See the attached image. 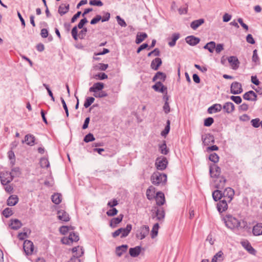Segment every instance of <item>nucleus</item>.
Instances as JSON below:
<instances>
[{"label": "nucleus", "mask_w": 262, "mask_h": 262, "mask_svg": "<svg viewBox=\"0 0 262 262\" xmlns=\"http://www.w3.org/2000/svg\"><path fill=\"white\" fill-rule=\"evenodd\" d=\"M151 183L155 185L165 184L167 181V176L156 171L154 172L150 178Z\"/></svg>", "instance_id": "f257e3e1"}, {"label": "nucleus", "mask_w": 262, "mask_h": 262, "mask_svg": "<svg viewBox=\"0 0 262 262\" xmlns=\"http://www.w3.org/2000/svg\"><path fill=\"white\" fill-rule=\"evenodd\" d=\"M225 222L226 226L231 229L237 228L241 225L238 219L230 214L225 216Z\"/></svg>", "instance_id": "f03ea898"}, {"label": "nucleus", "mask_w": 262, "mask_h": 262, "mask_svg": "<svg viewBox=\"0 0 262 262\" xmlns=\"http://www.w3.org/2000/svg\"><path fill=\"white\" fill-rule=\"evenodd\" d=\"M79 239V236L74 232L71 233L68 237H63L61 241L62 244L66 245H71L73 242H76Z\"/></svg>", "instance_id": "7ed1b4c3"}, {"label": "nucleus", "mask_w": 262, "mask_h": 262, "mask_svg": "<svg viewBox=\"0 0 262 262\" xmlns=\"http://www.w3.org/2000/svg\"><path fill=\"white\" fill-rule=\"evenodd\" d=\"M168 164L167 159L164 157H160L156 159L155 165L157 169L163 170L165 169Z\"/></svg>", "instance_id": "20e7f679"}, {"label": "nucleus", "mask_w": 262, "mask_h": 262, "mask_svg": "<svg viewBox=\"0 0 262 262\" xmlns=\"http://www.w3.org/2000/svg\"><path fill=\"white\" fill-rule=\"evenodd\" d=\"M222 194L223 199H225L226 201L230 202L234 196V191L232 188L228 187L224 190V192L222 193Z\"/></svg>", "instance_id": "39448f33"}, {"label": "nucleus", "mask_w": 262, "mask_h": 262, "mask_svg": "<svg viewBox=\"0 0 262 262\" xmlns=\"http://www.w3.org/2000/svg\"><path fill=\"white\" fill-rule=\"evenodd\" d=\"M209 172L211 178H218L221 174V169L217 165L213 164L210 166Z\"/></svg>", "instance_id": "423d86ee"}, {"label": "nucleus", "mask_w": 262, "mask_h": 262, "mask_svg": "<svg viewBox=\"0 0 262 262\" xmlns=\"http://www.w3.org/2000/svg\"><path fill=\"white\" fill-rule=\"evenodd\" d=\"M23 248L26 255H31L34 250V245L31 241L26 240L24 243Z\"/></svg>", "instance_id": "0eeeda50"}, {"label": "nucleus", "mask_w": 262, "mask_h": 262, "mask_svg": "<svg viewBox=\"0 0 262 262\" xmlns=\"http://www.w3.org/2000/svg\"><path fill=\"white\" fill-rule=\"evenodd\" d=\"M0 178L2 183L3 185H6L12 180L13 176L12 175V173L5 172L1 173Z\"/></svg>", "instance_id": "6e6552de"}, {"label": "nucleus", "mask_w": 262, "mask_h": 262, "mask_svg": "<svg viewBox=\"0 0 262 262\" xmlns=\"http://www.w3.org/2000/svg\"><path fill=\"white\" fill-rule=\"evenodd\" d=\"M231 93L233 94H239L243 92L242 84L238 82H234L231 85Z\"/></svg>", "instance_id": "1a4fd4ad"}, {"label": "nucleus", "mask_w": 262, "mask_h": 262, "mask_svg": "<svg viewBox=\"0 0 262 262\" xmlns=\"http://www.w3.org/2000/svg\"><path fill=\"white\" fill-rule=\"evenodd\" d=\"M149 227L146 225L143 226L140 228V232L137 233L136 236L140 239L144 238L149 233Z\"/></svg>", "instance_id": "9d476101"}, {"label": "nucleus", "mask_w": 262, "mask_h": 262, "mask_svg": "<svg viewBox=\"0 0 262 262\" xmlns=\"http://www.w3.org/2000/svg\"><path fill=\"white\" fill-rule=\"evenodd\" d=\"M228 61L232 69L236 70L239 67V61L236 57L233 56H230L228 58Z\"/></svg>", "instance_id": "9b49d317"}, {"label": "nucleus", "mask_w": 262, "mask_h": 262, "mask_svg": "<svg viewBox=\"0 0 262 262\" xmlns=\"http://www.w3.org/2000/svg\"><path fill=\"white\" fill-rule=\"evenodd\" d=\"M228 201H226L225 199L221 200L217 203V210L220 212H223L226 211L228 208Z\"/></svg>", "instance_id": "f8f14e48"}, {"label": "nucleus", "mask_w": 262, "mask_h": 262, "mask_svg": "<svg viewBox=\"0 0 262 262\" xmlns=\"http://www.w3.org/2000/svg\"><path fill=\"white\" fill-rule=\"evenodd\" d=\"M243 98L247 100L255 101L257 99V95L253 91H250L244 94Z\"/></svg>", "instance_id": "ddd939ff"}, {"label": "nucleus", "mask_w": 262, "mask_h": 262, "mask_svg": "<svg viewBox=\"0 0 262 262\" xmlns=\"http://www.w3.org/2000/svg\"><path fill=\"white\" fill-rule=\"evenodd\" d=\"M104 85L102 82H97L93 84L89 89L90 92H94V94L97 93L98 91H102L104 88Z\"/></svg>", "instance_id": "4468645a"}, {"label": "nucleus", "mask_w": 262, "mask_h": 262, "mask_svg": "<svg viewBox=\"0 0 262 262\" xmlns=\"http://www.w3.org/2000/svg\"><path fill=\"white\" fill-rule=\"evenodd\" d=\"M57 217L59 220L63 222H68L70 220L69 214L63 210L58 211Z\"/></svg>", "instance_id": "2eb2a0df"}, {"label": "nucleus", "mask_w": 262, "mask_h": 262, "mask_svg": "<svg viewBox=\"0 0 262 262\" xmlns=\"http://www.w3.org/2000/svg\"><path fill=\"white\" fill-rule=\"evenodd\" d=\"M241 244L243 246V247L248 251V252H249L251 254L255 255V250L252 247V246L248 241H243L241 242Z\"/></svg>", "instance_id": "dca6fc26"}, {"label": "nucleus", "mask_w": 262, "mask_h": 262, "mask_svg": "<svg viewBox=\"0 0 262 262\" xmlns=\"http://www.w3.org/2000/svg\"><path fill=\"white\" fill-rule=\"evenodd\" d=\"M155 198L158 205H163L165 202L164 194L162 192H158Z\"/></svg>", "instance_id": "f3484780"}, {"label": "nucleus", "mask_w": 262, "mask_h": 262, "mask_svg": "<svg viewBox=\"0 0 262 262\" xmlns=\"http://www.w3.org/2000/svg\"><path fill=\"white\" fill-rule=\"evenodd\" d=\"M225 259V255L222 251H219L213 257L211 262H222Z\"/></svg>", "instance_id": "a211bd4d"}, {"label": "nucleus", "mask_w": 262, "mask_h": 262, "mask_svg": "<svg viewBox=\"0 0 262 262\" xmlns=\"http://www.w3.org/2000/svg\"><path fill=\"white\" fill-rule=\"evenodd\" d=\"M123 217V214H120L117 217H115L111 220L110 226L112 228H115L117 225L121 223Z\"/></svg>", "instance_id": "6ab92c4d"}, {"label": "nucleus", "mask_w": 262, "mask_h": 262, "mask_svg": "<svg viewBox=\"0 0 262 262\" xmlns=\"http://www.w3.org/2000/svg\"><path fill=\"white\" fill-rule=\"evenodd\" d=\"M252 232L254 235L259 236L262 235V223H258L253 226Z\"/></svg>", "instance_id": "aec40b11"}, {"label": "nucleus", "mask_w": 262, "mask_h": 262, "mask_svg": "<svg viewBox=\"0 0 262 262\" xmlns=\"http://www.w3.org/2000/svg\"><path fill=\"white\" fill-rule=\"evenodd\" d=\"M185 40L186 42L191 46H195L197 45L200 40L199 38L193 36H187Z\"/></svg>", "instance_id": "412c9836"}, {"label": "nucleus", "mask_w": 262, "mask_h": 262, "mask_svg": "<svg viewBox=\"0 0 262 262\" xmlns=\"http://www.w3.org/2000/svg\"><path fill=\"white\" fill-rule=\"evenodd\" d=\"M10 222L11 223L9 225V226L12 229L17 230L22 226L21 222L17 219H12Z\"/></svg>", "instance_id": "4be33fe9"}, {"label": "nucleus", "mask_w": 262, "mask_h": 262, "mask_svg": "<svg viewBox=\"0 0 262 262\" xmlns=\"http://www.w3.org/2000/svg\"><path fill=\"white\" fill-rule=\"evenodd\" d=\"M69 4H61L58 8V12L61 15H63L69 11Z\"/></svg>", "instance_id": "5701e85b"}, {"label": "nucleus", "mask_w": 262, "mask_h": 262, "mask_svg": "<svg viewBox=\"0 0 262 262\" xmlns=\"http://www.w3.org/2000/svg\"><path fill=\"white\" fill-rule=\"evenodd\" d=\"M132 229V226L130 224L127 225L126 228H121V237L123 238L127 236L130 233Z\"/></svg>", "instance_id": "b1692460"}, {"label": "nucleus", "mask_w": 262, "mask_h": 262, "mask_svg": "<svg viewBox=\"0 0 262 262\" xmlns=\"http://www.w3.org/2000/svg\"><path fill=\"white\" fill-rule=\"evenodd\" d=\"M234 105L232 102H226L223 107V110L227 113H231L234 110Z\"/></svg>", "instance_id": "393cba45"}, {"label": "nucleus", "mask_w": 262, "mask_h": 262, "mask_svg": "<svg viewBox=\"0 0 262 262\" xmlns=\"http://www.w3.org/2000/svg\"><path fill=\"white\" fill-rule=\"evenodd\" d=\"M155 188L152 186H150L146 190V195L147 199L149 200L153 199L155 196Z\"/></svg>", "instance_id": "a878e982"}, {"label": "nucleus", "mask_w": 262, "mask_h": 262, "mask_svg": "<svg viewBox=\"0 0 262 262\" xmlns=\"http://www.w3.org/2000/svg\"><path fill=\"white\" fill-rule=\"evenodd\" d=\"M141 251V248L140 246H136L135 248H131L129 249V253L131 256L137 257L138 256Z\"/></svg>", "instance_id": "bb28decb"}, {"label": "nucleus", "mask_w": 262, "mask_h": 262, "mask_svg": "<svg viewBox=\"0 0 262 262\" xmlns=\"http://www.w3.org/2000/svg\"><path fill=\"white\" fill-rule=\"evenodd\" d=\"M72 252L74 253V256L75 257H80L81 256L83 253V249L82 247L77 246L74 247L72 249Z\"/></svg>", "instance_id": "cd10ccee"}, {"label": "nucleus", "mask_w": 262, "mask_h": 262, "mask_svg": "<svg viewBox=\"0 0 262 262\" xmlns=\"http://www.w3.org/2000/svg\"><path fill=\"white\" fill-rule=\"evenodd\" d=\"M222 108V105L220 104H215L210 106L208 109L209 114L215 113L221 111Z\"/></svg>", "instance_id": "c85d7f7f"}, {"label": "nucleus", "mask_w": 262, "mask_h": 262, "mask_svg": "<svg viewBox=\"0 0 262 262\" xmlns=\"http://www.w3.org/2000/svg\"><path fill=\"white\" fill-rule=\"evenodd\" d=\"M214 180V182L215 183V187L216 188H222L224 187L225 184L226 183V179L224 177H220V176L218 178H216Z\"/></svg>", "instance_id": "c756f323"}, {"label": "nucleus", "mask_w": 262, "mask_h": 262, "mask_svg": "<svg viewBox=\"0 0 262 262\" xmlns=\"http://www.w3.org/2000/svg\"><path fill=\"white\" fill-rule=\"evenodd\" d=\"M18 201V198L16 195H11L7 200V205L10 206H14Z\"/></svg>", "instance_id": "7c9ffc66"}, {"label": "nucleus", "mask_w": 262, "mask_h": 262, "mask_svg": "<svg viewBox=\"0 0 262 262\" xmlns=\"http://www.w3.org/2000/svg\"><path fill=\"white\" fill-rule=\"evenodd\" d=\"M161 64V59L160 58H156L152 61L150 67L151 69L155 70H157Z\"/></svg>", "instance_id": "2f4dec72"}, {"label": "nucleus", "mask_w": 262, "mask_h": 262, "mask_svg": "<svg viewBox=\"0 0 262 262\" xmlns=\"http://www.w3.org/2000/svg\"><path fill=\"white\" fill-rule=\"evenodd\" d=\"M152 88L158 92L164 93L166 90V88L163 85L161 82H157L155 85L152 86Z\"/></svg>", "instance_id": "473e14b6"}, {"label": "nucleus", "mask_w": 262, "mask_h": 262, "mask_svg": "<svg viewBox=\"0 0 262 262\" xmlns=\"http://www.w3.org/2000/svg\"><path fill=\"white\" fill-rule=\"evenodd\" d=\"M204 23V19H199L193 21L191 24L190 27L193 30H196L199 27L202 25Z\"/></svg>", "instance_id": "72a5a7b5"}, {"label": "nucleus", "mask_w": 262, "mask_h": 262, "mask_svg": "<svg viewBox=\"0 0 262 262\" xmlns=\"http://www.w3.org/2000/svg\"><path fill=\"white\" fill-rule=\"evenodd\" d=\"M128 246L126 245H122L116 248V253L118 256H121L127 249Z\"/></svg>", "instance_id": "f704fd0d"}, {"label": "nucleus", "mask_w": 262, "mask_h": 262, "mask_svg": "<svg viewBox=\"0 0 262 262\" xmlns=\"http://www.w3.org/2000/svg\"><path fill=\"white\" fill-rule=\"evenodd\" d=\"M52 201L55 204H59L62 201V195L60 193H54L52 196Z\"/></svg>", "instance_id": "c9c22d12"}, {"label": "nucleus", "mask_w": 262, "mask_h": 262, "mask_svg": "<svg viewBox=\"0 0 262 262\" xmlns=\"http://www.w3.org/2000/svg\"><path fill=\"white\" fill-rule=\"evenodd\" d=\"M147 35L145 33H142L140 34H138L137 35L136 43L137 44L140 43L142 41H143L146 38H147Z\"/></svg>", "instance_id": "e433bc0d"}, {"label": "nucleus", "mask_w": 262, "mask_h": 262, "mask_svg": "<svg viewBox=\"0 0 262 262\" xmlns=\"http://www.w3.org/2000/svg\"><path fill=\"white\" fill-rule=\"evenodd\" d=\"M212 197L214 201H217L220 199H223L222 192L220 190H215L212 193Z\"/></svg>", "instance_id": "4c0bfd02"}, {"label": "nucleus", "mask_w": 262, "mask_h": 262, "mask_svg": "<svg viewBox=\"0 0 262 262\" xmlns=\"http://www.w3.org/2000/svg\"><path fill=\"white\" fill-rule=\"evenodd\" d=\"M74 230V227L72 226H63L59 228V232L61 234L64 235L66 234L69 231Z\"/></svg>", "instance_id": "58836bf2"}, {"label": "nucleus", "mask_w": 262, "mask_h": 262, "mask_svg": "<svg viewBox=\"0 0 262 262\" xmlns=\"http://www.w3.org/2000/svg\"><path fill=\"white\" fill-rule=\"evenodd\" d=\"M180 35L178 33H174L172 34L171 41L168 42V45L170 47H173L176 45V41L179 38Z\"/></svg>", "instance_id": "ea45409f"}, {"label": "nucleus", "mask_w": 262, "mask_h": 262, "mask_svg": "<svg viewBox=\"0 0 262 262\" xmlns=\"http://www.w3.org/2000/svg\"><path fill=\"white\" fill-rule=\"evenodd\" d=\"M204 48L207 49L210 53H213L215 48V43L214 41H210L207 43Z\"/></svg>", "instance_id": "a19ab883"}, {"label": "nucleus", "mask_w": 262, "mask_h": 262, "mask_svg": "<svg viewBox=\"0 0 262 262\" xmlns=\"http://www.w3.org/2000/svg\"><path fill=\"white\" fill-rule=\"evenodd\" d=\"M35 141V137L33 135H27L25 137V142L30 145H33Z\"/></svg>", "instance_id": "79ce46f5"}, {"label": "nucleus", "mask_w": 262, "mask_h": 262, "mask_svg": "<svg viewBox=\"0 0 262 262\" xmlns=\"http://www.w3.org/2000/svg\"><path fill=\"white\" fill-rule=\"evenodd\" d=\"M159 228V226L158 223L155 224L153 226L151 231V237L152 238H154L157 236L158 233Z\"/></svg>", "instance_id": "37998d69"}, {"label": "nucleus", "mask_w": 262, "mask_h": 262, "mask_svg": "<svg viewBox=\"0 0 262 262\" xmlns=\"http://www.w3.org/2000/svg\"><path fill=\"white\" fill-rule=\"evenodd\" d=\"M159 149L161 154L166 155L169 152V150L167 147L165 141L163 142V143L159 145Z\"/></svg>", "instance_id": "c03bdc74"}, {"label": "nucleus", "mask_w": 262, "mask_h": 262, "mask_svg": "<svg viewBox=\"0 0 262 262\" xmlns=\"http://www.w3.org/2000/svg\"><path fill=\"white\" fill-rule=\"evenodd\" d=\"M40 164L42 168H48L50 166V163L47 158H42L40 159Z\"/></svg>", "instance_id": "a18cd8bd"}, {"label": "nucleus", "mask_w": 262, "mask_h": 262, "mask_svg": "<svg viewBox=\"0 0 262 262\" xmlns=\"http://www.w3.org/2000/svg\"><path fill=\"white\" fill-rule=\"evenodd\" d=\"M165 213L162 209H157L156 210V216L159 220H163L164 217Z\"/></svg>", "instance_id": "49530a36"}, {"label": "nucleus", "mask_w": 262, "mask_h": 262, "mask_svg": "<svg viewBox=\"0 0 262 262\" xmlns=\"http://www.w3.org/2000/svg\"><path fill=\"white\" fill-rule=\"evenodd\" d=\"M107 75L104 73H100L93 76V78L96 80H103L107 78Z\"/></svg>", "instance_id": "de8ad7c7"}, {"label": "nucleus", "mask_w": 262, "mask_h": 262, "mask_svg": "<svg viewBox=\"0 0 262 262\" xmlns=\"http://www.w3.org/2000/svg\"><path fill=\"white\" fill-rule=\"evenodd\" d=\"M170 122L169 120L167 121V125L163 131L161 132V135L163 136H166L169 133L170 130Z\"/></svg>", "instance_id": "09e8293b"}, {"label": "nucleus", "mask_w": 262, "mask_h": 262, "mask_svg": "<svg viewBox=\"0 0 262 262\" xmlns=\"http://www.w3.org/2000/svg\"><path fill=\"white\" fill-rule=\"evenodd\" d=\"M95 101V99L93 97H88L86 99L84 103V106L85 108H87L89 107Z\"/></svg>", "instance_id": "8fccbe9b"}, {"label": "nucleus", "mask_w": 262, "mask_h": 262, "mask_svg": "<svg viewBox=\"0 0 262 262\" xmlns=\"http://www.w3.org/2000/svg\"><path fill=\"white\" fill-rule=\"evenodd\" d=\"M3 214L6 217H8L12 215L13 211L11 208H7L3 210Z\"/></svg>", "instance_id": "3c124183"}, {"label": "nucleus", "mask_w": 262, "mask_h": 262, "mask_svg": "<svg viewBox=\"0 0 262 262\" xmlns=\"http://www.w3.org/2000/svg\"><path fill=\"white\" fill-rule=\"evenodd\" d=\"M209 159L210 161L215 163L218 162L219 157L216 154L213 153L209 156Z\"/></svg>", "instance_id": "603ef678"}, {"label": "nucleus", "mask_w": 262, "mask_h": 262, "mask_svg": "<svg viewBox=\"0 0 262 262\" xmlns=\"http://www.w3.org/2000/svg\"><path fill=\"white\" fill-rule=\"evenodd\" d=\"M252 126L255 128H257L260 126L261 121L259 118L252 119L251 121Z\"/></svg>", "instance_id": "864d4df0"}, {"label": "nucleus", "mask_w": 262, "mask_h": 262, "mask_svg": "<svg viewBox=\"0 0 262 262\" xmlns=\"http://www.w3.org/2000/svg\"><path fill=\"white\" fill-rule=\"evenodd\" d=\"M95 138L93 134L89 133L87 135H86L84 138V141L88 143L91 141H93L95 140Z\"/></svg>", "instance_id": "5fc2aeb1"}, {"label": "nucleus", "mask_w": 262, "mask_h": 262, "mask_svg": "<svg viewBox=\"0 0 262 262\" xmlns=\"http://www.w3.org/2000/svg\"><path fill=\"white\" fill-rule=\"evenodd\" d=\"M94 96L96 98H103L106 97L107 96V94L105 92L100 91L98 93L97 92L95 94H94Z\"/></svg>", "instance_id": "6e6d98bb"}, {"label": "nucleus", "mask_w": 262, "mask_h": 262, "mask_svg": "<svg viewBox=\"0 0 262 262\" xmlns=\"http://www.w3.org/2000/svg\"><path fill=\"white\" fill-rule=\"evenodd\" d=\"M118 212V210L116 208H113L108 210L106 212V214L109 216H113L116 215Z\"/></svg>", "instance_id": "4d7b16f0"}, {"label": "nucleus", "mask_w": 262, "mask_h": 262, "mask_svg": "<svg viewBox=\"0 0 262 262\" xmlns=\"http://www.w3.org/2000/svg\"><path fill=\"white\" fill-rule=\"evenodd\" d=\"M214 120L211 117H209L206 119L204 121V125L205 126H210L213 123Z\"/></svg>", "instance_id": "13d9d810"}, {"label": "nucleus", "mask_w": 262, "mask_h": 262, "mask_svg": "<svg viewBox=\"0 0 262 262\" xmlns=\"http://www.w3.org/2000/svg\"><path fill=\"white\" fill-rule=\"evenodd\" d=\"M167 101L168 97H166V101L163 106V110L166 114H168L170 111V108Z\"/></svg>", "instance_id": "bf43d9fd"}, {"label": "nucleus", "mask_w": 262, "mask_h": 262, "mask_svg": "<svg viewBox=\"0 0 262 262\" xmlns=\"http://www.w3.org/2000/svg\"><path fill=\"white\" fill-rule=\"evenodd\" d=\"M90 4L92 6H102L103 3L99 0H92L90 1Z\"/></svg>", "instance_id": "052dcab7"}, {"label": "nucleus", "mask_w": 262, "mask_h": 262, "mask_svg": "<svg viewBox=\"0 0 262 262\" xmlns=\"http://www.w3.org/2000/svg\"><path fill=\"white\" fill-rule=\"evenodd\" d=\"M230 99L236 104L241 103L242 101V98L240 96H231Z\"/></svg>", "instance_id": "680f3d73"}, {"label": "nucleus", "mask_w": 262, "mask_h": 262, "mask_svg": "<svg viewBox=\"0 0 262 262\" xmlns=\"http://www.w3.org/2000/svg\"><path fill=\"white\" fill-rule=\"evenodd\" d=\"M108 66L107 64H104V63H100L97 66V68L99 70H101V71L106 70L107 69V68H108Z\"/></svg>", "instance_id": "e2e57ef3"}, {"label": "nucleus", "mask_w": 262, "mask_h": 262, "mask_svg": "<svg viewBox=\"0 0 262 262\" xmlns=\"http://www.w3.org/2000/svg\"><path fill=\"white\" fill-rule=\"evenodd\" d=\"M118 24L122 27H126V24L125 21L122 19L119 16L116 17Z\"/></svg>", "instance_id": "0e129e2a"}, {"label": "nucleus", "mask_w": 262, "mask_h": 262, "mask_svg": "<svg viewBox=\"0 0 262 262\" xmlns=\"http://www.w3.org/2000/svg\"><path fill=\"white\" fill-rule=\"evenodd\" d=\"M246 41L251 44H254L255 43V40L254 38H253L251 34H248L246 37Z\"/></svg>", "instance_id": "69168bd1"}, {"label": "nucleus", "mask_w": 262, "mask_h": 262, "mask_svg": "<svg viewBox=\"0 0 262 262\" xmlns=\"http://www.w3.org/2000/svg\"><path fill=\"white\" fill-rule=\"evenodd\" d=\"M252 60L255 62H257L259 61V57L257 53V50H254L253 51V56H252Z\"/></svg>", "instance_id": "338daca9"}, {"label": "nucleus", "mask_w": 262, "mask_h": 262, "mask_svg": "<svg viewBox=\"0 0 262 262\" xmlns=\"http://www.w3.org/2000/svg\"><path fill=\"white\" fill-rule=\"evenodd\" d=\"M102 17L100 15H97L95 18H93L91 21L92 25L96 24L101 19Z\"/></svg>", "instance_id": "774afa93"}]
</instances>
